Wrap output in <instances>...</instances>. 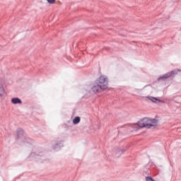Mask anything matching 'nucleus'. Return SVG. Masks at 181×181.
Wrapping results in <instances>:
<instances>
[{
    "label": "nucleus",
    "instance_id": "0eeeda50",
    "mask_svg": "<svg viewBox=\"0 0 181 181\" xmlns=\"http://www.w3.org/2000/svg\"><path fill=\"white\" fill-rule=\"evenodd\" d=\"M12 104H22V100L18 98H13L11 99Z\"/></svg>",
    "mask_w": 181,
    "mask_h": 181
},
{
    "label": "nucleus",
    "instance_id": "f8f14e48",
    "mask_svg": "<svg viewBox=\"0 0 181 181\" xmlns=\"http://www.w3.org/2000/svg\"><path fill=\"white\" fill-rule=\"evenodd\" d=\"M48 4H51L52 5H53V4H54V2H56V0H47Z\"/></svg>",
    "mask_w": 181,
    "mask_h": 181
},
{
    "label": "nucleus",
    "instance_id": "f03ea898",
    "mask_svg": "<svg viewBox=\"0 0 181 181\" xmlns=\"http://www.w3.org/2000/svg\"><path fill=\"white\" fill-rule=\"evenodd\" d=\"M176 74H177V71H176V70L171 71L164 74L163 76H160L158 78V81H160V80H166V78H169L170 77H175Z\"/></svg>",
    "mask_w": 181,
    "mask_h": 181
},
{
    "label": "nucleus",
    "instance_id": "423d86ee",
    "mask_svg": "<svg viewBox=\"0 0 181 181\" xmlns=\"http://www.w3.org/2000/svg\"><path fill=\"white\" fill-rule=\"evenodd\" d=\"M125 150L122 148H117L115 151V156L116 158H119L121 156L122 153H124Z\"/></svg>",
    "mask_w": 181,
    "mask_h": 181
},
{
    "label": "nucleus",
    "instance_id": "ddd939ff",
    "mask_svg": "<svg viewBox=\"0 0 181 181\" xmlns=\"http://www.w3.org/2000/svg\"><path fill=\"white\" fill-rule=\"evenodd\" d=\"M151 124H156L158 122V120L156 119H151Z\"/></svg>",
    "mask_w": 181,
    "mask_h": 181
},
{
    "label": "nucleus",
    "instance_id": "f257e3e1",
    "mask_svg": "<svg viewBox=\"0 0 181 181\" xmlns=\"http://www.w3.org/2000/svg\"><path fill=\"white\" fill-rule=\"evenodd\" d=\"M96 83L100 86L101 90H104L108 88V78L104 75L100 76Z\"/></svg>",
    "mask_w": 181,
    "mask_h": 181
},
{
    "label": "nucleus",
    "instance_id": "7ed1b4c3",
    "mask_svg": "<svg viewBox=\"0 0 181 181\" xmlns=\"http://www.w3.org/2000/svg\"><path fill=\"white\" fill-rule=\"evenodd\" d=\"M144 128L149 129L153 126V124H152V121H151L150 118L146 117L144 118Z\"/></svg>",
    "mask_w": 181,
    "mask_h": 181
},
{
    "label": "nucleus",
    "instance_id": "9d476101",
    "mask_svg": "<svg viewBox=\"0 0 181 181\" xmlns=\"http://www.w3.org/2000/svg\"><path fill=\"white\" fill-rule=\"evenodd\" d=\"M78 122H80V117H76L74 119H73V123L76 124H78Z\"/></svg>",
    "mask_w": 181,
    "mask_h": 181
},
{
    "label": "nucleus",
    "instance_id": "6e6552de",
    "mask_svg": "<svg viewBox=\"0 0 181 181\" xmlns=\"http://www.w3.org/2000/svg\"><path fill=\"white\" fill-rule=\"evenodd\" d=\"M137 125L138 127H139V128H145V123L144 122V119L139 121Z\"/></svg>",
    "mask_w": 181,
    "mask_h": 181
},
{
    "label": "nucleus",
    "instance_id": "20e7f679",
    "mask_svg": "<svg viewBox=\"0 0 181 181\" xmlns=\"http://www.w3.org/2000/svg\"><path fill=\"white\" fill-rule=\"evenodd\" d=\"M129 128H131V124H127L118 127V130H119V132H122V130L121 129H123V131H128Z\"/></svg>",
    "mask_w": 181,
    "mask_h": 181
},
{
    "label": "nucleus",
    "instance_id": "9b49d317",
    "mask_svg": "<svg viewBox=\"0 0 181 181\" xmlns=\"http://www.w3.org/2000/svg\"><path fill=\"white\" fill-rule=\"evenodd\" d=\"M149 100L152 101L153 103H155L156 101H158V99L156 98H153L152 96L149 97Z\"/></svg>",
    "mask_w": 181,
    "mask_h": 181
},
{
    "label": "nucleus",
    "instance_id": "39448f33",
    "mask_svg": "<svg viewBox=\"0 0 181 181\" xmlns=\"http://www.w3.org/2000/svg\"><path fill=\"white\" fill-rule=\"evenodd\" d=\"M92 90H93V93H97L100 92V90H101V87H100L98 83H97V82H95V83L94 84V86L92 88Z\"/></svg>",
    "mask_w": 181,
    "mask_h": 181
},
{
    "label": "nucleus",
    "instance_id": "1a4fd4ad",
    "mask_svg": "<svg viewBox=\"0 0 181 181\" xmlns=\"http://www.w3.org/2000/svg\"><path fill=\"white\" fill-rule=\"evenodd\" d=\"M4 95H5V89L2 85H0V97H4Z\"/></svg>",
    "mask_w": 181,
    "mask_h": 181
}]
</instances>
